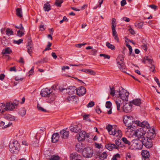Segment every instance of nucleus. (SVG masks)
<instances>
[{"instance_id":"nucleus-1","label":"nucleus","mask_w":160,"mask_h":160,"mask_svg":"<svg viewBox=\"0 0 160 160\" xmlns=\"http://www.w3.org/2000/svg\"><path fill=\"white\" fill-rule=\"evenodd\" d=\"M142 147L141 140L139 139H136L132 141L130 148L132 150H140L142 148Z\"/></svg>"},{"instance_id":"nucleus-2","label":"nucleus","mask_w":160,"mask_h":160,"mask_svg":"<svg viewBox=\"0 0 160 160\" xmlns=\"http://www.w3.org/2000/svg\"><path fill=\"white\" fill-rule=\"evenodd\" d=\"M20 148V144L17 141L10 142L9 145V150L12 153L18 152Z\"/></svg>"},{"instance_id":"nucleus-3","label":"nucleus","mask_w":160,"mask_h":160,"mask_svg":"<svg viewBox=\"0 0 160 160\" xmlns=\"http://www.w3.org/2000/svg\"><path fill=\"white\" fill-rule=\"evenodd\" d=\"M93 154V151L91 148L88 147L84 148L82 151V155L86 158H90L92 157Z\"/></svg>"},{"instance_id":"nucleus-4","label":"nucleus","mask_w":160,"mask_h":160,"mask_svg":"<svg viewBox=\"0 0 160 160\" xmlns=\"http://www.w3.org/2000/svg\"><path fill=\"white\" fill-rule=\"evenodd\" d=\"M119 97L122 100L128 101L129 93L126 90L121 87L119 88Z\"/></svg>"},{"instance_id":"nucleus-5","label":"nucleus","mask_w":160,"mask_h":160,"mask_svg":"<svg viewBox=\"0 0 160 160\" xmlns=\"http://www.w3.org/2000/svg\"><path fill=\"white\" fill-rule=\"evenodd\" d=\"M123 122L127 129H131L133 124L132 117L131 116H125L123 119Z\"/></svg>"},{"instance_id":"nucleus-6","label":"nucleus","mask_w":160,"mask_h":160,"mask_svg":"<svg viewBox=\"0 0 160 160\" xmlns=\"http://www.w3.org/2000/svg\"><path fill=\"white\" fill-rule=\"evenodd\" d=\"M69 128L71 132L75 133H78L81 130L82 126L80 124L77 123L76 122L73 124H72Z\"/></svg>"},{"instance_id":"nucleus-7","label":"nucleus","mask_w":160,"mask_h":160,"mask_svg":"<svg viewBox=\"0 0 160 160\" xmlns=\"http://www.w3.org/2000/svg\"><path fill=\"white\" fill-rule=\"evenodd\" d=\"M52 89L45 88L42 89L40 92V94L42 97H49L52 94Z\"/></svg>"},{"instance_id":"nucleus-8","label":"nucleus","mask_w":160,"mask_h":160,"mask_svg":"<svg viewBox=\"0 0 160 160\" xmlns=\"http://www.w3.org/2000/svg\"><path fill=\"white\" fill-rule=\"evenodd\" d=\"M145 133L143 129L140 128L137 129L133 133L134 136L138 137V138H142L145 135Z\"/></svg>"},{"instance_id":"nucleus-9","label":"nucleus","mask_w":160,"mask_h":160,"mask_svg":"<svg viewBox=\"0 0 160 160\" xmlns=\"http://www.w3.org/2000/svg\"><path fill=\"white\" fill-rule=\"evenodd\" d=\"M65 90H66L67 93L70 95H73L75 93L76 91V88L74 86H71L68 88H63L62 89V91Z\"/></svg>"},{"instance_id":"nucleus-10","label":"nucleus","mask_w":160,"mask_h":160,"mask_svg":"<svg viewBox=\"0 0 160 160\" xmlns=\"http://www.w3.org/2000/svg\"><path fill=\"white\" fill-rule=\"evenodd\" d=\"M88 137L89 136L86 134V132L84 131H82L79 132L77 135V138L79 141H83L85 138H88Z\"/></svg>"},{"instance_id":"nucleus-11","label":"nucleus","mask_w":160,"mask_h":160,"mask_svg":"<svg viewBox=\"0 0 160 160\" xmlns=\"http://www.w3.org/2000/svg\"><path fill=\"white\" fill-rule=\"evenodd\" d=\"M70 158L71 160H82V156L76 152L70 154Z\"/></svg>"},{"instance_id":"nucleus-12","label":"nucleus","mask_w":160,"mask_h":160,"mask_svg":"<svg viewBox=\"0 0 160 160\" xmlns=\"http://www.w3.org/2000/svg\"><path fill=\"white\" fill-rule=\"evenodd\" d=\"M135 123L138 126L142 128L146 127L147 128H148L150 127L149 124L146 121H144L142 122H141L139 121H136L135 122Z\"/></svg>"},{"instance_id":"nucleus-13","label":"nucleus","mask_w":160,"mask_h":160,"mask_svg":"<svg viewBox=\"0 0 160 160\" xmlns=\"http://www.w3.org/2000/svg\"><path fill=\"white\" fill-rule=\"evenodd\" d=\"M17 105L18 104L16 103H7L5 104L6 111L12 110L13 109L15 108Z\"/></svg>"},{"instance_id":"nucleus-14","label":"nucleus","mask_w":160,"mask_h":160,"mask_svg":"<svg viewBox=\"0 0 160 160\" xmlns=\"http://www.w3.org/2000/svg\"><path fill=\"white\" fill-rule=\"evenodd\" d=\"M86 88L83 87L81 86L77 89H76L77 94L79 96H83L86 93Z\"/></svg>"},{"instance_id":"nucleus-15","label":"nucleus","mask_w":160,"mask_h":160,"mask_svg":"<svg viewBox=\"0 0 160 160\" xmlns=\"http://www.w3.org/2000/svg\"><path fill=\"white\" fill-rule=\"evenodd\" d=\"M111 135H112L116 137L120 138L122 136V132L120 130L114 129L112 132H110Z\"/></svg>"},{"instance_id":"nucleus-16","label":"nucleus","mask_w":160,"mask_h":160,"mask_svg":"<svg viewBox=\"0 0 160 160\" xmlns=\"http://www.w3.org/2000/svg\"><path fill=\"white\" fill-rule=\"evenodd\" d=\"M107 154L106 152H103L101 153H97L96 158H98L99 160H104L107 158Z\"/></svg>"},{"instance_id":"nucleus-17","label":"nucleus","mask_w":160,"mask_h":160,"mask_svg":"<svg viewBox=\"0 0 160 160\" xmlns=\"http://www.w3.org/2000/svg\"><path fill=\"white\" fill-rule=\"evenodd\" d=\"M67 100L69 102L76 103L78 100V98L74 95H70L67 97Z\"/></svg>"},{"instance_id":"nucleus-18","label":"nucleus","mask_w":160,"mask_h":160,"mask_svg":"<svg viewBox=\"0 0 160 160\" xmlns=\"http://www.w3.org/2000/svg\"><path fill=\"white\" fill-rule=\"evenodd\" d=\"M156 134L153 128L149 130L148 132V136H147L150 139H152L155 137Z\"/></svg>"},{"instance_id":"nucleus-19","label":"nucleus","mask_w":160,"mask_h":160,"mask_svg":"<svg viewBox=\"0 0 160 160\" xmlns=\"http://www.w3.org/2000/svg\"><path fill=\"white\" fill-rule=\"evenodd\" d=\"M131 103H130L129 104L126 103L123 105V110L124 112L127 113L131 111L132 107Z\"/></svg>"},{"instance_id":"nucleus-20","label":"nucleus","mask_w":160,"mask_h":160,"mask_svg":"<svg viewBox=\"0 0 160 160\" xmlns=\"http://www.w3.org/2000/svg\"><path fill=\"white\" fill-rule=\"evenodd\" d=\"M69 132L64 130H62L60 132V135L63 138H67L68 137Z\"/></svg>"},{"instance_id":"nucleus-21","label":"nucleus","mask_w":160,"mask_h":160,"mask_svg":"<svg viewBox=\"0 0 160 160\" xmlns=\"http://www.w3.org/2000/svg\"><path fill=\"white\" fill-rule=\"evenodd\" d=\"M123 60L124 59L122 56L121 55H119L117 59L118 66H120L124 64L123 63Z\"/></svg>"},{"instance_id":"nucleus-22","label":"nucleus","mask_w":160,"mask_h":160,"mask_svg":"<svg viewBox=\"0 0 160 160\" xmlns=\"http://www.w3.org/2000/svg\"><path fill=\"white\" fill-rule=\"evenodd\" d=\"M106 147L109 150H112L113 149H118V146H116L114 144L109 143L106 145Z\"/></svg>"},{"instance_id":"nucleus-23","label":"nucleus","mask_w":160,"mask_h":160,"mask_svg":"<svg viewBox=\"0 0 160 160\" xmlns=\"http://www.w3.org/2000/svg\"><path fill=\"white\" fill-rule=\"evenodd\" d=\"M142 155L144 158H146V160H148L149 156V152L147 150H143L142 152Z\"/></svg>"},{"instance_id":"nucleus-24","label":"nucleus","mask_w":160,"mask_h":160,"mask_svg":"<svg viewBox=\"0 0 160 160\" xmlns=\"http://www.w3.org/2000/svg\"><path fill=\"white\" fill-rule=\"evenodd\" d=\"M59 134L57 133H54L52 136V142L55 143L58 141L59 138L58 136Z\"/></svg>"},{"instance_id":"nucleus-25","label":"nucleus","mask_w":160,"mask_h":160,"mask_svg":"<svg viewBox=\"0 0 160 160\" xmlns=\"http://www.w3.org/2000/svg\"><path fill=\"white\" fill-rule=\"evenodd\" d=\"M130 103H132L137 106H140L141 103V101L140 99H136L131 102Z\"/></svg>"},{"instance_id":"nucleus-26","label":"nucleus","mask_w":160,"mask_h":160,"mask_svg":"<svg viewBox=\"0 0 160 160\" xmlns=\"http://www.w3.org/2000/svg\"><path fill=\"white\" fill-rule=\"evenodd\" d=\"M153 62L152 59L151 58H149L148 56H145L143 58V62L144 63H146L147 62L152 64Z\"/></svg>"},{"instance_id":"nucleus-27","label":"nucleus","mask_w":160,"mask_h":160,"mask_svg":"<svg viewBox=\"0 0 160 160\" xmlns=\"http://www.w3.org/2000/svg\"><path fill=\"white\" fill-rule=\"evenodd\" d=\"M16 14L19 18H21L22 16V11L21 8H18L16 9Z\"/></svg>"},{"instance_id":"nucleus-28","label":"nucleus","mask_w":160,"mask_h":160,"mask_svg":"<svg viewBox=\"0 0 160 160\" xmlns=\"http://www.w3.org/2000/svg\"><path fill=\"white\" fill-rule=\"evenodd\" d=\"M43 8L45 11L48 12L51 9L50 5L48 3H45L44 4Z\"/></svg>"},{"instance_id":"nucleus-29","label":"nucleus","mask_w":160,"mask_h":160,"mask_svg":"<svg viewBox=\"0 0 160 160\" xmlns=\"http://www.w3.org/2000/svg\"><path fill=\"white\" fill-rule=\"evenodd\" d=\"M6 111L5 104L4 103H0V113H2Z\"/></svg>"},{"instance_id":"nucleus-30","label":"nucleus","mask_w":160,"mask_h":160,"mask_svg":"<svg viewBox=\"0 0 160 160\" xmlns=\"http://www.w3.org/2000/svg\"><path fill=\"white\" fill-rule=\"evenodd\" d=\"M4 118L10 121H12L15 120L14 117L9 114L5 115Z\"/></svg>"},{"instance_id":"nucleus-31","label":"nucleus","mask_w":160,"mask_h":160,"mask_svg":"<svg viewBox=\"0 0 160 160\" xmlns=\"http://www.w3.org/2000/svg\"><path fill=\"white\" fill-rule=\"evenodd\" d=\"M142 139L141 140L142 146L144 145L149 140V138L147 136H144L142 137Z\"/></svg>"},{"instance_id":"nucleus-32","label":"nucleus","mask_w":160,"mask_h":160,"mask_svg":"<svg viewBox=\"0 0 160 160\" xmlns=\"http://www.w3.org/2000/svg\"><path fill=\"white\" fill-rule=\"evenodd\" d=\"M147 148H149L152 146V142H151V139H149V140L144 145Z\"/></svg>"},{"instance_id":"nucleus-33","label":"nucleus","mask_w":160,"mask_h":160,"mask_svg":"<svg viewBox=\"0 0 160 160\" xmlns=\"http://www.w3.org/2000/svg\"><path fill=\"white\" fill-rule=\"evenodd\" d=\"M75 150L78 152H81L82 151V146L80 144H78L76 145Z\"/></svg>"},{"instance_id":"nucleus-34","label":"nucleus","mask_w":160,"mask_h":160,"mask_svg":"<svg viewBox=\"0 0 160 160\" xmlns=\"http://www.w3.org/2000/svg\"><path fill=\"white\" fill-rule=\"evenodd\" d=\"M48 60V58H45L36 62V64L37 65H38L39 63H44L47 62Z\"/></svg>"},{"instance_id":"nucleus-35","label":"nucleus","mask_w":160,"mask_h":160,"mask_svg":"<svg viewBox=\"0 0 160 160\" xmlns=\"http://www.w3.org/2000/svg\"><path fill=\"white\" fill-rule=\"evenodd\" d=\"M63 2V0H56L55 2V5L59 7H60L61 6V4Z\"/></svg>"},{"instance_id":"nucleus-36","label":"nucleus","mask_w":160,"mask_h":160,"mask_svg":"<svg viewBox=\"0 0 160 160\" xmlns=\"http://www.w3.org/2000/svg\"><path fill=\"white\" fill-rule=\"evenodd\" d=\"M106 46L108 48L112 50H114L115 49V47L114 46L108 42H106Z\"/></svg>"},{"instance_id":"nucleus-37","label":"nucleus","mask_w":160,"mask_h":160,"mask_svg":"<svg viewBox=\"0 0 160 160\" xmlns=\"http://www.w3.org/2000/svg\"><path fill=\"white\" fill-rule=\"evenodd\" d=\"M84 71L87 73L90 74L92 75H95L96 74V72L91 69H87Z\"/></svg>"},{"instance_id":"nucleus-38","label":"nucleus","mask_w":160,"mask_h":160,"mask_svg":"<svg viewBox=\"0 0 160 160\" xmlns=\"http://www.w3.org/2000/svg\"><path fill=\"white\" fill-rule=\"evenodd\" d=\"M12 52V50L11 49L9 48H6L4 50H3L2 51V53L4 54H8Z\"/></svg>"},{"instance_id":"nucleus-39","label":"nucleus","mask_w":160,"mask_h":160,"mask_svg":"<svg viewBox=\"0 0 160 160\" xmlns=\"http://www.w3.org/2000/svg\"><path fill=\"white\" fill-rule=\"evenodd\" d=\"M122 140L125 144L128 145H130L131 144V142L125 137L122 138Z\"/></svg>"},{"instance_id":"nucleus-40","label":"nucleus","mask_w":160,"mask_h":160,"mask_svg":"<svg viewBox=\"0 0 160 160\" xmlns=\"http://www.w3.org/2000/svg\"><path fill=\"white\" fill-rule=\"evenodd\" d=\"M143 22H136L135 23V26L138 28L141 29L142 28L143 26Z\"/></svg>"},{"instance_id":"nucleus-41","label":"nucleus","mask_w":160,"mask_h":160,"mask_svg":"<svg viewBox=\"0 0 160 160\" xmlns=\"http://www.w3.org/2000/svg\"><path fill=\"white\" fill-rule=\"evenodd\" d=\"M60 157L58 155H53L51 156L49 160H59Z\"/></svg>"},{"instance_id":"nucleus-42","label":"nucleus","mask_w":160,"mask_h":160,"mask_svg":"<svg viewBox=\"0 0 160 160\" xmlns=\"http://www.w3.org/2000/svg\"><path fill=\"white\" fill-rule=\"evenodd\" d=\"M19 113L21 116H23L26 114V111L24 108H22L20 110Z\"/></svg>"},{"instance_id":"nucleus-43","label":"nucleus","mask_w":160,"mask_h":160,"mask_svg":"<svg viewBox=\"0 0 160 160\" xmlns=\"http://www.w3.org/2000/svg\"><path fill=\"white\" fill-rule=\"evenodd\" d=\"M107 129L110 135L111 134L110 132H112V131L114 130V129L112 128V126L110 125H108L107 127Z\"/></svg>"},{"instance_id":"nucleus-44","label":"nucleus","mask_w":160,"mask_h":160,"mask_svg":"<svg viewBox=\"0 0 160 160\" xmlns=\"http://www.w3.org/2000/svg\"><path fill=\"white\" fill-rule=\"evenodd\" d=\"M6 32L8 36L11 35L13 34V31L10 28H7L6 31Z\"/></svg>"},{"instance_id":"nucleus-45","label":"nucleus","mask_w":160,"mask_h":160,"mask_svg":"<svg viewBox=\"0 0 160 160\" xmlns=\"http://www.w3.org/2000/svg\"><path fill=\"white\" fill-rule=\"evenodd\" d=\"M116 25V20L115 18H113L112 21V28H115Z\"/></svg>"},{"instance_id":"nucleus-46","label":"nucleus","mask_w":160,"mask_h":160,"mask_svg":"<svg viewBox=\"0 0 160 160\" xmlns=\"http://www.w3.org/2000/svg\"><path fill=\"white\" fill-rule=\"evenodd\" d=\"M120 70L123 72H126V66L124 64L120 66H118Z\"/></svg>"},{"instance_id":"nucleus-47","label":"nucleus","mask_w":160,"mask_h":160,"mask_svg":"<svg viewBox=\"0 0 160 160\" xmlns=\"http://www.w3.org/2000/svg\"><path fill=\"white\" fill-rule=\"evenodd\" d=\"M37 107L38 110L39 111H42L44 112H46L47 111L46 110L42 108L39 104H38Z\"/></svg>"},{"instance_id":"nucleus-48","label":"nucleus","mask_w":160,"mask_h":160,"mask_svg":"<svg viewBox=\"0 0 160 160\" xmlns=\"http://www.w3.org/2000/svg\"><path fill=\"white\" fill-rule=\"evenodd\" d=\"M115 103L117 105V110H120V107L121 103V101H115Z\"/></svg>"},{"instance_id":"nucleus-49","label":"nucleus","mask_w":160,"mask_h":160,"mask_svg":"<svg viewBox=\"0 0 160 160\" xmlns=\"http://www.w3.org/2000/svg\"><path fill=\"white\" fill-rule=\"evenodd\" d=\"M112 105V103L110 101H107L106 102V107L107 108H110Z\"/></svg>"},{"instance_id":"nucleus-50","label":"nucleus","mask_w":160,"mask_h":160,"mask_svg":"<svg viewBox=\"0 0 160 160\" xmlns=\"http://www.w3.org/2000/svg\"><path fill=\"white\" fill-rule=\"evenodd\" d=\"M23 39H19L18 40H14L13 42L15 44H17L18 45L20 44V43H22Z\"/></svg>"},{"instance_id":"nucleus-51","label":"nucleus","mask_w":160,"mask_h":160,"mask_svg":"<svg viewBox=\"0 0 160 160\" xmlns=\"http://www.w3.org/2000/svg\"><path fill=\"white\" fill-rule=\"evenodd\" d=\"M115 90L113 87H112V88H110V94L112 96H114L115 95Z\"/></svg>"},{"instance_id":"nucleus-52","label":"nucleus","mask_w":160,"mask_h":160,"mask_svg":"<svg viewBox=\"0 0 160 160\" xmlns=\"http://www.w3.org/2000/svg\"><path fill=\"white\" fill-rule=\"evenodd\" d=\"M100 56L101 57H103L104 59H109L110 58V56L108 55H106L104 54L101 53L100 54Z\"/></svg>"},{"instance_id":"nucleus-53","label":"nucleus","mask_w":160,"mask_h":160,"mask_svg":"<svg viewBox=\"0 0 160 160\" xmlns=\"http://www.w3.org/2000/svg\"><path fill=\"white\" fill-rule=\"evenodd\" d=\"M132 155L130 153H128L126 156V159L127 160H131Z\"/></svg>"},{"instance_id":"nucleus-54","label":"nucleus","mask_w":160,"mask_h":160,"mask_svg":"<svg viewBox=\"0 0 160 160\" xmlns=\"http://www.w3.org/2000/svg\"><path fill=\"white\" fill-rule=\"evenodd\" d=\"M94 105V102L93 101H91L87 105V107H92Z\"/></svg>"},{"instance_id":"nucleus-55","label":"nucleus","mask_w":160,"mask_h":160,"mask_svg":"<svg viewBox=\"0 0 160 160\" xmlns=\"http://www.w3.org/2000/svg\"><path fill=\"white\" fill-rule=\"evenodd\" d=\"M89 115H85L83 116V119L85 120L88 121L90 122L91 121L90 119L88 117Z\"/></svg>"},{"instance_id":"nucleus-56","label":"nucleus","mask_w":160,"mask_h":160,"mask_svg":"<svg viewBox=\"0 0 160 160\" xmlns=\"http://www.w3.org/2000/svg\"><path fill=\"white\" fill-rule=\"evenodd\" d=\"M68 18L66 16H64L63 18V19L61 20H60L59 22V23L60 24H61L64 21L68 22Z\"/></svg>"},{"instance_id":"nucleus-57","label":"nucleus","mask_w":160,"mask_h":160,"mask_svg":"<svg viewBox=\"0 0 160 160\" xmlns=\"http://www.w3.org/2000/svg\"><path fill=\"white\" fill-rule=\"evenodd\" d=\"M24 32L20 30L18 31L17 35L19 37H22L24 34Z\"/></svg>"},{"instance_id":"nucleus-58","label":"nucleus","mask_w":160,"mask_h":160,"mask_svg":"<svg viewBox=\"0 0 160 160\" xmlns=\"http://www.w3.org/2000/svg\"><path fill=\"white\" fill-rule=\"evenodd\" d=\"M112 36H116L118 35L117 33V32L115 28H112Z\"/></svg>"},{"instance_id":"nucleus-59","label":"nucleus","mask_w":160,"mask_h":160,"mask_svg":"<svg viewBox=\"0 0 160 160\" xmlns=\"http://www.w3.org/2000/svg\"><path fill=\"white\" fill-rule=\"evenodd\" d=\"M121 142H120L119 140H116L115 141V144L116 145V146H118H118L120 144V143Z\"/></svg>"},{"instance_id":"nucleus-60","label":"nucleus","mask_w":160,"mask_h":160,"mask_svg":"<svg viewBox=\"0 0 160 160\" xmlns=\"http://www.w3.org/2000/svg\"><path fill=\"white\" fill-rule=\"evenodd\" d=\"M69 69V67L68 66H63L62 68V71L65 72L66 69Z\"/></svg>"},{"instance_id":"nucleus-61","label":"nucleus","mask_w":160,"mask_h":160,"mask_svg":"<svg viewBox=\"0 0 160 160\" xmlns=\"http://www.w3.org/2000/svg\"><path fill=\"white\" fill-rule=\"evenodd\" d=\"M154 80H155V81L157 83L159 87V88H160V83L159 81L158 80V79L156 77H155L154 78Z\"/></svg>"},{"instance_id":"nucleus-62","label":"nucleus","mask_w":160,"mask_h":160,"mask_svg":"<svg viewBox=\"0 0 160 160\" xmlns=\"http://www.w3.org/2000/svg\"><path fill=\"white\" fill-rule=\"evenodd\" d=\"M87 44L86 43H79L77 44L76 45V46L77 48H81L82 46L84 45Z\"/></svg>"},{"instance_id":"nucleus-63","label":"nucleus","mask_w":160,"mask_h":160,"mask_svg":"<svg viewBox=\"0 0 160 160\" xmlns=\"http://www.w3.org/2000/svg\"><path fill=\"white\" fill-rule=\"evenodd\" d=\"M31 47V48L27 47L28 52L30 54V53L32 52L33 49V46Z\"/></svg>"},{"instance_id":"nucleus-64","label":"nucleus","mask_w":160,"mask_h":160,"mask_svg":"<svg viewBox=\"0 0 160 160\" xmlns=\"http://www.w3.org/2000/svg\"><path fill=\"white\" fill-rule=\"evenodd\" d=\"M126 4V1L125 0H122L121 2V4L122 6H123Z\"/></svg>"}]
</instances>
